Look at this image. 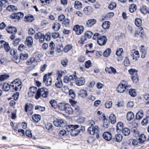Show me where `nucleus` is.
I'll return each mask as SVG.
<instances>
[{
  "label": "nucleus",
  "mask_w": 149,
  "mask_h": 149,
  "mask_svg": "<svg viewBox=\"0 0 149 149\" xmlns=\"http://www.w3.org/2000/svg\"><path fill=\"white\" fill-rule=\"evenodd\" d=\"M112 137L111 133L109 132H104L103 134V138L107 141H110Z\"/></svg>",
  "instance_id": "18"
},
{
  "label": "nucleus",
  "mask_w": 149,
  "mask_h": 149,
  "mask_svg": "<svg viewBox=\"0 0 149 149\" xmlns=\"http://www.w3.org/2000/svg\"><path fill=\"white\" fill-rule=\"evenodd\" d=\"M7 0H0V11L2 10L3 7H5L8 5Z\"/></svg>",
  "instance_id": "23"
},
{
  "label": "nucleus",
  "mask_w": 149,
  "mask_h": 149,
  "mask_svg": "<svg viewBox=\"0 0 149 149\" xmlns=\"http://www.w3.org/2000/svg\"><path fill=\"white\" fill-rule=\"evenodd\" d=\"M50 103L52 106L55 108H56L57 107L56 102V101L54 100H50Z\"/></svg>",
  "instance_id": "55"
},
{
  "label": "nucleus",
  "mask_w": 149,
  "mask_h": 149,
  "mask_svg": "<svg viewBox=\"0 0 149 149\" xmlns=\"http://www.w3.org/2000/svg\"><path fill=\"white\" fill-rule=\"evenodd\" d=\"M64 110L67 113H68L69 114H70L73 113V110L69 104H66Z\"/></svg>",
  "instance_id": "21"
},
{
  "label": "nucleus",
  "mask_w": 149,
  "mask_h": 149,
  "mask_svg": "<svg viewBox=\"0 0 149 149\" xmlns=\"http://www.w3.org/2000/svg\"><path fill=\"white\" fill-rule=\"evenodd\" d=\"M7 10L9 11H14L17 9V7L14 5H10L7 7Z\"/></svg>",
  "instance_id": "47"
},
{
  "label": "nucleus",
  "mask_w": 149,
  "mask_h": 149,
  "mask_svg": "<svg viewBox=\"0 0 149 149\" xmlns=\"http://www.w3.org/2000/svg\"><path fill=\"white\" fill-rule=\"evenodd\" d=\"M143 116V111L140 110L136 114V120H140L142 118Z\"/></svg>",
  "instance_id": "30"
},
{
  "label": "nucleus",
  "mask_w": 149,
  "mask_h": 149,
  "mask_svg": "<svg viewBox=\"0 0 149 149\" xmlns=\"http://www.w3.org/2000/svg\"><path fill=\"white\" fill-rule=\"evenodd\" d=\"M123 51V49L122 48L118 49L116 51V54L117 56V59L118 61H122L123 59V57L121 55Z\"/></svg>",
  "instance_id": "13"
},
{
  "label": "nucleus",
  "mask_w": 149,
  "mask_h": 149,
  "mask_svg": "<svg viewBox=\"0 0 149 149\" xmlns=\"http://www.w3.org/2000/svg\"><path fill=\"white\" fill-rule=\"evenodd\" d=\"M87 40V37L85 36H82L81 38V39L79 41V42L81 44H83L84 43V41Z\"/></svg>",
  "instance_id": "54"
},
{
  "label": "nucleus",
  "mask_w": 149,
  "mask_h": 149,
  "mask_svg": "<svg viewBox=\"0 0 149 149\" xmlns=\"http://www.w3.org/2000/svg\"><path fill=\"white\" fill-rule=\"evenodd\" d=\"M52 79L47 74L44 75L43 77V82L47 86L50 85L52 83Z\"/></svg>",
  "instance_id": "10"
},
{
  "label": "nucleus",
  "mask_w": 149,
  "mask_h": 149,
  "mask_svg": "<svg viewBox=\"0 0 149 149\" xmlns=\"http://www.w3.org/2000/svg\"><path fill=\"white\" fill-rule=\"evenodd\" d=\"M114 15V13L113 12H110L107 13L104 17L105 19H107L111 18Z\"/></svg>",
  "instance_id": "53"
},
{
  "label": "nucleus",
  "mask_w": 149,
  "mask_h": 149,
  "mask_svg": "<svg viewBox=\"0 0 149 149\" xmlns=\"http://www.w3.org/2000/svg\"><path fill=\"white\" fill-rule=\"evenodd\" d=\"M140 52L142 53L141 57L144 58L146 54V49L143 45H141L140 47Z\"/></svg>",
  "instance_id": "24"
},
{
  "label": "nucleus",
  "mask_w": 149,
  "mask_h": 149,
  "mask_svg": "<svg viewBox=\"0 0 149 149\" xmlns=\"http://www.w3.org/2000/svg\"><path fill=\"white\" fill-rule=\"evenodd\" d=\"M129 93L130 95L132 97H134L137 94V92L135 89H131L129 90Z\"/></svg>",
  "instance_id": "41"
},
{
  "label": "nucleus",
  "mask_w": 149,
  "mask_h": 149,
  "mask_svg": "<svg viewBox=\"0 0 149 149\" xmlns=\"http://www.w3.org/2000/svg\"><path fill=\"white\" fill-rule=\"evenodd\" d=\"M121 131H122L123 134L125 136L129 135L130 133V130L127 127L124 128Z\"/></svg>",
  "instance_id": "33"
},
{
  "label": "nucleus",
  "mask_w": 149,
  "mask_h": 149,
  "mask_svg": "<svg viewBox=\"0 0 149 149\" xmlns=\"http://www.w3.org/2000/svg\"><path fill=\"white\" fill-rule=\"evenodd\" d=\"M2 89L4 91H8L10 89L11 91V84L9 85L7 83H4L3 85Z\"/></svg>",
  "instance_id": "27"
},
{
  "label": "nucleus",
  "mask_w": 149,
  "mask_h": 149,
  "mask_svg": "<svg viewBox=\"0 0 149 149\" xmlns=\"http://www.w3.org/2000/svg\"><path fill=\"white\" fill-rule=\"evenodd\" d=\"M73 30L75 32L76 34L79 35L83 32L84 28L82 26L76 25L74 26Z\"/></svg>",
  "instance_id": "8"
},
{
  "label": "nucleus",
  "mask_w": 149,
  "mask_h": 149,
  "mask_svg": "<svg viewBox=\"0 0 149 149\" xmlns=\"http://www.w3.org/2000/svg\"><path fill=\"white\" fill-rule=\"evenodd\" d=\"M110 23L109 21H105L103 23V28L104 29H107L109 28Z\"/></svg>",
  "instance_id": "42"
},
{
  "label": "nucleus",
  "mask_w": 149,
  "mask_h": 149,
  "mask_svg": "<svg viewBox=\"0 0 149 149\" xmlns=\"http://www.w3.org/2000/svg\"><path fill=\"white\" fill-rule=\"evenodd\" d=\"M54 125L57 127H61L65 126V123L62 119H56L54 121Z\"/></svg>",
  "instance_id": "11"
},
{
  "label": "nucleus",
  "mask_w": 149,
  "mask_h": 149,
  "mask_svg": "<svg viewBox=\"0 0 149 149\" xmlns=\"http://www.w3.org/2000/svg\"><path fill=\"white\" fill-rule=\"evenodd\" d=\"M90 7L89 6L86 7H85L84 9V13L86 15H88L90 13L89 11Z\"/></svg>",
  "instance_id": "61"
},
{
  "label": "nucleus",
  "mask_w": 149,
  "mask_h": 149,
  "mask_svg": "<svg viewBox=\"0 0 149 149\" xmlns=\"http://www.w3.org/2000/svg\"><path fill=\"white\" fill-rule=\"evenodd\" d=\"M75 82L77 85L81 86L84 84L85 82V80L84 77L77 78Z\"/></svg>",
  "instance_id": "14"
},
{
  "label": "nucleus",
  "mask_w": 149,
  "mask_h": 149,
  "mask_svg": "<svg viewBox=\"0 0 149 149\" xmlns=\"http://www.w3.org/2000/svg\"><path fill=\"white\" fill-rule=\"evenodd\" d=\"M4 47L5 51L6 52H9L10 54L12 55H13L15 54V50L14 49H11L8 43L7 42L6 44H5Z\"/></svg>",
  "instance_id": "15"
},
{
  "label": "nucleus",
  "mask_w": 149,
  "mask_h": 149,
  "mask_svg": "<svg viewBox=\"0 0 149 149\" xmlns=\"http://www.w3.org/2000/svg\"><path fill=\"white\" fill-rule=\"evenodd\" d=\"M136 5L135 4H133L130 6L129 11L131 13H133L136 10Z\"/></svg>",
  "instance_id": "44"
},
{
  "label": "nucleus",
  "mask_w": 149,
  "mask_h": 149,
  "mask_svg": "<svg viewBox=\"0 0 149 149\" xmlns=\"http://www.w3.org/2000/svg\"><path fill=\"white\" fill-rule=\"evenodd\" d=\"M20 58H19L18 56H14L13 58V61L17 63H18L20 61Z\"/></svg>",
  "instance_id": "64"
},
{
  "label": "nucleus",
  "mask_w": 149,
  "mask_h": 149,
  "mask_svg": "<svg viewBox=\"0 0 149 149\" xmlns=\"http://www.w3.org/2000/svg\"><path fill=\"white\" fill-rule=\"evenodd\" d=\"M130 74L131 75L132 81L134 83H136L138 81V77L137 72L133 69H131L129 70Z\"/></svg>",
  "instance_id": "7"
},
{
  "label": "nucleus",
  "mask_w": 149,
  "mask_h": 149,
  "mask_svg": "<svg viewBox=\"0 0 149 149\" xmlns=\"http://www.w3.org/2000/svg\"><path fill=\"white\" fill-rule=\"evenodd\" d=\"M9 77V76L7 74H3L1 75L0 76V80L1 81H3L7 79Z\"/></svg>",
  "instance_id": "45"
},
{
  "label": "nucleus",
  "mask_w": 149,
  "mask_h": 149,
  "mask_svg": "<svg viewBox=\"0 0 149 149\" xmlns=\"http://www.w3.org/2000/svg\"><path fill=\"white\" fill-rule=\"evenodd\" d=\"M148 117H146L144 118L141 122V124L143 125H146L148 123Z\"/></svg>",
  "instance_id": "57"
},
{
  "label": "nucleus",
  "mask_w": 149,
  "mask_h": 149,
  "mask_svg": "<svg viewBox=\"0 0 149 149\" xmlns=\"http://www.w3.org/2000/svg\"><path fill=\"white\" fill-rule=\"evenodd\" d=\"M134 134H136L135 136H137V135L139 136L138 139L140 143H143L144 141L146 140L145 136L144 134H141L139 135L138 132H135Z\"/></svg>",
  "instance_id": "19"
},
{
  "label": "nucleus",
  "mask_w": 149,
  "mask_h": 149,
  "mask_svg": "<svg viewBox=\"0 0 149 149\" xmlns=\"http://www.w3.org/2000/svg\"><path fill=\"white\" fill-rule=\"evenodd\" d=\"M62 91L65 93H68L69 89L67 86H64L62 88Z\"/></svg>",
  "instance_id": "63"
},
{
  "label": "nucleus",
  "mask_w": 149,
  "mask_h": 149,
  "mask_svg": "<svg viewBox=\"0 0 149 149\" xmlns=\"http://www.w3.org/2000/svg\"><path fill=\"white\" fill-rule=\"evenodd\" d=\"M116 6V3L112 2L108 6V8L110 10H113L115 8Z\"/></svg>",
  "instance_id": "48"
},
{
  "label": "nucleus",
  "mask_w": 149,
  "mask_h": 149,
  "mask_svg": "<svg viewBox=\"0 0 149 149\" xmlns=\"http://www.w3.org/2000/svg\"><path fill=\"white\" fill-rule=\"evenodd\" d=\"M142 29L141 28L140 31H139V30L136 31L135 32V36L136 37H142V35L143 33V31Z\"/></svg>",
  "instance_id": "38"
},
{
  "label": "nucleus",
  "mask_w": 149,
  "mask_h": 149,
  "mask_svg": "<svg viewBox=\"0 0 149 149\" xmlns=\"http://www.w3.org/2000/svg\"><path fill=\"white\" fill-rule=\"evenodd\" d=\"M44 40H45L47 41H49L50 40L51 34L49 33H47L45 35H44Z\"/></svg>",
  "instance_id": "52"
},
{
  "label": "nucleus",
  "mask_w": 149,
  "mask_h": 149,
  "mask_svg": "<svg viewBox=\"0 0 149 149\" xmlns=\"http://www.w3.org/2000/svg\"><path fill=\"white\" fill-rule=\"evenodd\" d=\"M35 61H36L35 60L34 58L32 57L26 61V64L27 65H30L32 64Z\"/></svg>",
  "instance_id": "51"
},
{
  "label": "nucleus",
  "mask_w": 149,
  "mask_h": 149,
  "mask_svg": "<svg viewBox=\"0 0 149 149\" xmlns=\"http://www.w3.org/2000/svg\"><path fill=\"white\" fill-rule=\"evenodd\" d=\"M78 95L81 97L85 98L88 95L87 91L85 90H81L78 92Z\"/></svg>",
  "instance_id": "22"
},
{
  "label": "nucleus",
  "mask_w": 149,
  "mask_h": 149,
  "mask_svg": "<svg viewBox=\"0 0 149 149\" xmlns=\"http://www.w3.org/2000/svg\"><path fill=\"white\" fill-rule=\"evenodd\" d=\"M70 20L69 19L67 18L63 22L62 25L63 26L66 27H68L70 26Z\"/></svg>",
  "instance_id": "37"
},
{
  "label": "nucleus",
  "mask_w": 149,
  "mask_h": 149,
  "mask_svg": "<svg viewBox=\"0 0 149 149\" xmlns=\"http://www.w3.org/2000/svg\"><path fill=\"white\" fill-rule=\"evenodd\" d=\"M109 121L113 124H115L116 122V118L115 116L112 114H111L109 117Z\"/></svg>",
  "instance_id": "29"
},
{
  "label": "nucleus",
  "mask_w": 149,
  "mask_h": 149,
  "mask_svg": "<svg viewBox=\"0 0 149 149\" xmlns=\"http://www.w3.org/2000/svg\"><path fill=\"white\" fill-rule=\"evenodd\" d=\"M72 46L71 45H68L64 49V52H68L71 48H72Z\"/></svg>",
  "instance_id": "58"
},
{
  "label": "nucleus",
  "mask_w": 149,
  "mask_h": 149,
  "mask_svg": "<svg viewBox=\"0 0 149 149\" xmlns=\"http://www.w3.org/2000/svg\"><path fill=\"white\" fill-rule=\"evenodd\" d=\"M134 116L133 113L131 111L128 112L127 115V119L128 121H131L134 118Z\"/></svg>",
  "instance_id": "25"
},
{
  "label": "nucleus",
  "mask_w": 149,
  "mask_h": 149,
  "mask_svg": "<svg viewBox=\"0 0 149 149\" xmlns=\"http://www.w3.org/2000/svg\"><path fill=\"white\" fill-rule=\"evenodd\" d=\"M24 14L22 12H18L17 13H14L12 14L10 18L12 19H19L23 17Z\"/></svg>",
  "instance_id": "9"
},
{
  "label": "nucleus",
  "mask_w": 149,
  "mask_h": 149,
  "mask_svg": "<svg viewBox=\"0 0 149 149\" xmlns=\"http://www.w3.org/2000/svg\"><path fill=\"white\" fill-rule=\"evenodd\" d=\"M131 56L133 59L136 60L139 57V52L137 51L134 50L131 52Z\"/></svg>",
  "instance_id": "20"
},
{
  "label": "nucleus",
  "mask_w": 149,
  "mask_h": 149,
  "mask_svg": "<svg viewBox=\"0 0 149 149\" xmlns=\"http://www.w3.org/2000/svg\"><path fill=\"white\" fill-rule=\"evenodd\" d=\"M93 33L90 31H87L85 32L84 35L88 38H90L93 35Z\"/></svg>",
  "instance_id": "56"
},
{
  "label": "nucleus",
  "mask_w": 149,
  "mask_h": 149,
  "mask_svg": "<svg viewBox=\"0 0 149 149\" xmlns=\"http://www.w3.org/2000/svg\"><path fill=\"white\" fill-rule=\"evenodd\" d=\"M66 131L70 132L71 136H76L80 132V126L79 125H70L66 126Z\"/></svg>",
  "instance_id": "1"
},
{
  "label": "nucleus",
  "mask_w": 149,
  "mask_h": 149,
  "mask_svg": "<svg viewBox=\"0 0 149 149\" xmlns=\"http://www.w3.org/2000/svg\"><path fill=\"white\" fill-rule=\"evenodd\" d=\"M123 124L120 122H118L116 125V131L118 132H120L123 129Z\"/></svg>",
  "instance_id": "28"
},
{
  "label": "nucleus",
  "mask_w": 149,
  "mask_h": 149,
  "mask_svg": "<svg viewBox=\"0 0 149 149\" xmlns=\"http://www.w3.org/2000/svg\"><path fill=\"white\" fill-rule=\"evenodd\" d=\"M56 74L58 77L56 78L57 81L55 83V86L56 87L60 88L63 86L62 82L61 79L62 74V72L58 71H57Z\"/></svg>",
  "instance_id": "6"
},
{
  "label": "nucleus",
  "mask_w": 149,
  "mask_h": 149,
  "mask_svg": "<svg viewBox=\"0 0 149 149\" xmlns=\"http://www.w3.org/2000/svg\"><path fill=\"white\" fill-rule=\"evenodd\" d=\"M32 120L34 122L37 123L39 121L40 119V116L38 114H35L32 116Z\"/></svg>",
  "instance_id": "36"
},
{
  "label": "nucleus",
  "mask_w": 149,
  "mask_h": 149,
  "mask_svg": "<svg viewBox=\"0 0 149 149\" xmlns=\"http://www.w3.org/2000/svg\"><path fill=\"white\" fill-rule=\"evenodd\" d=\"M36 39H39V42L42 43L44 41V35L41 33L39 32L36 33L34 36Z\"/></svg>",
  "instance_id": "12"
},
{
  "label": "nucleus",
  "mask_w": 149,
  "mask_h": 149,
  "mask_svg": "<svg viewBox=\"0 0 149 149\" xmlns=\"http://www.w3.org/2000/svg\"><path fill=\"white\" fill-rule=\"evenodd\" d=\"M6 30L9 33H16L17 32L16 29L15 27L9 26L6 29Z\"/></svg>",
  "instance_id": "26"
},
{
  "label": "nucleus",
  "mask_w": 149,
  "mask_h": 149,
  "mask_svg": "<svg viewBox=\"0 0 149 149\" xmlns=\"http://www.w3.org/2000/svg\"><path fill=\"white\" fill-rule=\"evenodd\" d=\"M21 80L18 79L14 80L11 83V91L12 92L19 91L22 87Z\"/></svg>",
  "instance_id": "2"
},
{
  "label": "nucleus",
  "mask_w": 149,
  "mask_h": 149,
  "mask_svg": "<svg viewBox=\"0 0 149 149\" xmlns=\"http://www.w3.org/2000/svg\"><path fill=\"white\" fill-rule=\"evenodd\" d=\"M135 24L137 27L140 26L142 24L141 20L139 18H136L135 21Z\"/></svg>",
  "instance_id": "46"
},
{
  "label": "nucleus",
  "mask_w": 149,
  "mask_h": 149,
  "mask_svg": "<svg viewBox=\"0 0 149 149\" xmlns=\"http://www.w3.org/2000/svg\"><path fill=\"white\" fill-rule=\"evenodd\" d=\"M48 94V89L45 88H42L38 89L35 97L36 99H38L41 96L45 98L47 97Z\"/></svg>",
  "instance_id": "3"
},
{
  "label": "nucleus",
  "mask_w": 149,
  "mask_h": 149,
  "mask_svg": "<svg viewBox=\"0 0 149 149\" xmlns=\"http://www.w3.org/2000/svg\"><path fill=\"white\" fill-rule=\"evenodd\" d=\"M66 104L63 103H60L58 104L57 107L58 108L62 111H64L65 109Z\"/></svg>",
  "instance_id": "43"
},
{
  "label": "nucleus",
  "mask_w": 149,
  "mask_h": 149,
  "mask_svg": "<svg viewBox=\"0 0 149 149\" xmlns=\"http://www.w3.org/2000/svg\"><path fill=\"white\" fill-rule=\"evenodd\" d=\"M82 6V4L80 2L76 1L75 2L74 7L75 8L78 9H80L81 8Z\"/></svg>",
  "instance_id": "34"
},
{
  "label": "nucleus",
  "mask_w": 149,
  "mask_h": 149,
  "mask_svg": "<svg viewBox=\"0 0 149 149\" xmlns=\"http://www.w3.org/2000/svg\"><path fill=\"white\" fill-rule=\"evenodd\" d=\"M25 18L26 19L27 21L29 22H31L34 20L33 17L32 15H29L27 17H26Z\"/></svg>",
  "instance_id": "62"
},
{
  "label": "nucleus",
  "mask_w": 149,
  "mask_h": 149,
  "mask_svg": "<svg viewBox=\"0 0 149 149\" xmlns=\"http://www.w3.org/2000/svg\"><path fill=\"white\" fill-rule=\"evenodd\" d=\"M26 43L28 46H31L33 43V40L31 36H28L26 39Z\"/></svg>",
  "instance_id": "31"
},
{
  "label": "nucleus",
  "mask_w": 149,
  "mask_h": 149,
  "mask_svg": "<svg viewBox=\"0 0 149 149\" xmlns=\"http://www.w3.org/2000/svg\"><path fill=\"white\" fill-rule=\"evenodd\" d=\"M84 64L86 68H89L90 67H91L92 65L91 61L90 60H88Z\"/></svg>",
  "instance_id": "59"
},
{
  "label": "nucleus",
  "mask_w": 149,
  "mask_h": 149,
  "mask_svg": "<svg viewBox=\"0 0 149 149\" xmlns=\"http://www.w3.org/2000/svg\"><path fill=\"white\" fill-rule=\"evenodd\" d=\"M61 26L59 23L56 22L53 25L52 28L55 31H57L60 29Z\"/></svg>",
  "instance_id": "35"
},
{
  "label": "nucleus",
  "mask_w": 149,
  "mask_h": 149,
  "mask_svg": "<svg viewBox=\"0 0 149 149\" xmlns=\"http://www.w3.org/2000/svg\"><path fill=\"white\" fill-rule=\"evenodd\" d=\"M32 105L30 103L26 104L25 106V110L26 112L31 111L33 108Z\"/></svg>",
  "instance_id": "40"
},
{
  "label": "nucleus",
  "mask_w": 149,
  "mask_h": 149,
  "mask_svg": "<svg viewBox=\"0 0 149 149\" xmlns=\"http://www.w3.org/2000/svg\"><path fill=\"white\" fill-rule=\"evenodd\" d=\"M130 87V86L127 85V82L123 80L118 86L117 90L119 92L122 93L124 92L125 90L128 89Z\"/></svg>",
  "instance_id": "4"
},
{
  "label": "nucleus",
  "mask_w": 149,
  "mask_h": 149,
  "mask_svg": "<svg viewBox=\"0 0 149 149\" xmlns=\"http://www.w3.org/2000/svg\"><path fill=\"white\" fill-rule=\"evenodd\" d=\"M111 52V49L110 48L107 49L103 53V55L105 57H107L110 55Z\"/></svg>",
  "instance_id": "39"
},
{
  "label": "nucleus",
  "mask_w": 149,
  "mask_h": 149,
  "mask_svg": "<svg viewBox=\"0 0 149 149\" xmlns=\"http://www.w3.org/2000/svg\"><path fill=\"white\" fill-rule=\"evenodd\" d=\"M88 133L92 135H94L95 134L96 137L98 138L99 137V135L98 134L99 129L98 127L97 126H90L88 129Z\"/></svg>",
  "instance_id": "5"
},
{
  "label": "nucleus",
  "mask_w": 149,
  "mask_h": 149,
  "mask_svg": "<svg viewBox=\"0 0 149 149\" xmlns=\"http://www.w3.org/2000/svg\"><path fill=\"white\" fill-rule=\"evenodd\" d=\"M123 136L120 134H118L116 135L113 138V139L115 140L116 141L120 142L122 140Z\"/></svg>",
  "instance_id": "32"
},
{
  "label": "nucleus",
  "mask_w": 149,
  "mask_h": 149,
  "mask_svg": "<svg viewBox=\"0 0 149 149\" xmlns=\"http://www.w3.org/2000/svg\"><path fill=\"white\" fill-rule=\"evenodd\" d=\"M96 20L95 19H91L88 20L86 23L85 26L87 27L93 26L96 22Z\"/></svg>",
  "instance_id": "17"
},
{
  "label": "nucleus",
  "mask_w": 149,
  "mask_h": 149,
  "mask_svg": "<svg viewBox=\"0 0 149 149\" xmlns=\"http://www.w3.org/2000/svg\"><path fill=\"white\" fill-rule=\"evenodd\" d=\"M140 10L141 13L144 14H146L147 13V9L146 7L145 6L141 7Z\"/></svg>",
  "instance_id": "50"
},
{
  "label": "nucleus",
  "mask_w": 149,
  "mask_h": 149,
  "mask_svg": "<svg viewBox=\"0 0 149 149\" xmlns=\"http://www.w3.org/2000/svg\"><path fill=\"white\" fill-rule=\"evenodd\" d=\"M108 117L103 114V127L107 129L109 127V121L108 120Z\"/></svg>",
  "instance_id": "16"
},
{
  "label": "nucleus",
  "mask_w": 149,
  "mask_h": 149,
  "mask_svg": "<svg viewBox=\"0 0 149 149\" xmlns=\"http://www.w3.org/2000/svg\"><path fill=\"white\" fill-rule=\"evenodd\" d=\"M28 57V55L27 54H20V58L22 60H25Z\"/></svg>",
  "instance_id": "49"
},
{
  "label": "nucleus",
  "mask_w": 149,
  "mask_h": 149,
  "mask_svg": "<svg viewBox=\"0 0 149 149\" xmlns=\"http://www.w3.org/2000/svg\"><path fill=\"white\" fill-rule=\"evenodd\" d=\"M112 103L111 101H107L105 104V106L106 108H111L112 106Z\"/></svg>",
  "instance_id": "60"
}]
</instances>
